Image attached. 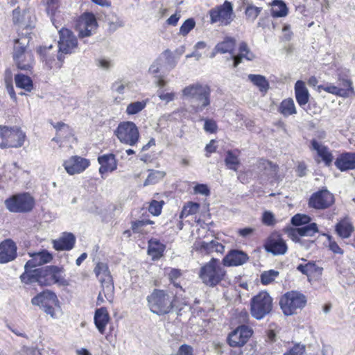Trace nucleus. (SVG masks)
I'll return each instance as SVG.
<instances>
[{
  "mask_svg": "<svg viewBox=\"0 0 355 355\" xmlns=\"http://www.w3.org/2000/svg\"><path fill=\"white\" fill-rule=\"evenodd\" d=\"M182 96L189 102L191 111L196 114L202 112L211 103V88L207 84H190L182 89Z\"/></svg>",
  "mask_w": 355,
  "mask_h": 355,
  "instance_id": "f257e3e1",
  "label": "nucleus"
},
{
  "mask_svg": "<svg viewBox=\"0 0 355 355\" xmlns=\"http://www.w3.org/2000/svg\"><path fill=\"white\" fill-rule=\"evenodd\" d=\"M173 295L159 289H154L146 298L150 310L159 315L166 314L171 311L173 306Z\"/></svg>",
  "mask_w": 355,
  "mask_h": 355,
  "instance_id": "f03ea898",
  "label": "nucleus"
},
{
  "mask_svg": "<svg viewBox=\"0 0 355 355\" xmlns=\"http://www.w3.org/2000/svg\"><path fill=\"white\" fill-rule=\"evenodd\" d=\"M226 271L220 266L217 259L212 258L208 263L201 267L199 277L209 286H215L223 279Z\"/></svg>",
  "mask_w": 355,
  "mask_h": 355,
  "instance_id": "7ed1b4c3",
  "label": "nucleus"
},
{
  "mask_svg": "<svg viewBox=\"0 0 355 355\" xmlns=\"http://www.w3.org/2000/svg\"><path fill=\"white\" fill-rule=\"evenodd\" d=\"M29 40L26 37L15 40L13 50V60L18 69L21 70H29L34 63L33 55L31 51H26Z\"/></svg>",
  "mask_w": 355,
  "mask_h": 355,
  "instance_id": "20e7f679",
  "label": "nucleus"
},
{
  "mask_svg": "<svg viewBox=\"0 0 355 355\" xmlns=\"http://www.w3.org/2000/svg\"><path fill=\"white\" fill-rule=\"evenodd\" d=\"M305 295L297 291H289L283 295L279 305L285 315H292L300 312L306 305Z\"/></svg>",
  "mask_w": 355,
  "mask_h": 355,
  "instance_id": "39448f33",
  "label": "nucleus"
},
{
  "mask_svg": "<svg viewBox=\"0 0 355 355\" xmlns=\"http://www.w3.org/2000/svg\"><path fill=\"white\" fill-rule=\"evenodd\" d=\"M25 133L17 127L0 125L1 148H19L25 141Z\"/></svg>",
  "mask_w": 355,
  "mask_h": 355,
  "instance_id": "423d86ee",
  "label": "nucleus"
},
{
  "mask_svg": "<svg viewBox=\"0 0 355 355\" xmlns=\"http://www.w3.org/2000/svg\"><path fill=\"white\" fill-rule=\"evenodd\" d=\"M5 205L10 212L26 213L33 209L35 200L29 193H23L6 199Z\"/></svg>",
  "mask_w": 355,
  "mask_h": 355,
  "instance_id": "0eeeda50",
  "label": "nucleus"
},
{
  "mask_svg": "<svg viewBox=\"0 0 355 355\" xmlns=\"http://www.w3.org/2000/svg\"><path fill=\"white\" fill-rule=\"evenodd\" d=\"M272 308V299L267 292H261L251 300V314L261 320L268 314Z\"/></svg>",
  "mask_w": 355,
  "mask_h": 355,
  "instance_id": "6e6552de",
  "label": "nucleus"
},
{
  "mask_svg": "<svg viewBox=\"0 0 355 355\" xmlns=\"http://www.w3.org/2000/svg\"><path fill=\"white\" fill-rule=\"evenodd\" d=\"M94 272L101 284L104 297L110 302L113 300L114 284L112 277L107 263L98 262L96 265Z\"/></svg>",
  "mask_w": 355,
  "mask_h": 355,
  "instance_id": "1a4fd4ad",
  "label": "nucleus"
},
{
  "mask_svg": "<svg viewBox=\"0 0 355 355\" xmlns=\"http://www.w3.org/2000/svg\"><path fill=\"white\" fill-rule=\"evenodd\" d=\"M114 132L120 142L126 145L133 146L137 144L139 139L138 128L132 121L120 123Z\"/></svg>",
  "mask_w": 355,
  "mask_h": 355,
  "instance_id": "9d476101",
  "label": "nucleus"
},
{
  "mask_svg": "<svg viewBox=\"0 0 355 355\" xmlns=\"http://www.w3.org/2000/svg\"><path fill=\"white\" fill-rule=\"evenodd\" d=\"M59 35L58 59L62 62L64 60L62 54H71L75 51L78 47V40L73 32L67 28L60 30Z\"/></svg>",
  "mask_w": 355,
  "mask_h": 355,
  "instance_id": "9b49d317",
  "label": "nucleus"
},
{
  "mask_svg": "<svg viewBox=\"0 0 355 355\" xmlns=\"http://www.w3.org/2000/svg\"><path fill=\"white\" fill-rule=\"evenodd\" d=\"M209 13L211 24L219 22L225 26L229 25L234 17L233 5L225 1L223 5L211 8Z\"/></svg>",
  "mask_w": 355,
  "mask_h": 355,
  "instance_id": "f8f14e48",
  "label": "nucleus"
},
{
  "mask_svg": "<svg viewBox=\"0 0 355 355\" xmlns=\"http://www.w3.org/2000/svg\"><path fill=\"white\" fill-rule=\"evenodd\" d=\"M42 279L40 280L41 286H51L58 284L62 286L67 285V282L64 277V270L62 268L55 266H48L42 268Z\"/></svg>",
  "mask_w": 355,
  "mask_h": 355,
  "instance_id": "ddd939ff",
  "label": "nucleus"
},
{
  "mask_svg": "<svg viewBox=\"0 0 355 355\" xmlns=\"http://www.w3.org/2000/svg\"><path fill=\"white\" fill-rule=\"evenodd\" d=\"M335 202L334 195L327 189H322L313 193L309 200V206L315 209H325Z\"/></svg>",
  "mask_w": 355,
  "mask_h": 355,
  "instance_id": "4468645a",
  "label": "nucleus"
},
{
  "mask_svg": "<svg viewBox=\"0 0 355 355\" xmlns=\"http://www.w3.org/2000/svg\"><path fill=\"white\" fill-rule=\"evenodd\" d=\"M98 24L92 13H84L78 19L76 30L80 37H89L96 30Z\"/></svg>",
  "mask_w": 355,
  "mask_h": 355,
  "instance_id": "2eb2a0df",
  "label": "nucleus"
},
{
  "mask_svg": "<svg viewBox=\"0 0 355 355\" xmlns=\"http://www.w3.org/2000/svg\"><path fill=\"white\" fill-rule=\"evenodd\" d=\"M252 334L251 328L245 325H241L229 334L228 343L231 347H241L248 342Z\"/></svg>",
  "mask_w": 355,
  "mask_h": 355,
  "instance_id": "dca6fc26",
  "label": "nucleus"
},
{
  "mask_svg": "<svg viewBox=\"0 0 355 355\" xmlns=\"http://www.w3.org/2000/svg\"><path fill=\"white\" fill-rule=\"evenodd\" d=\"M311 150H315L317 153L315 162L317 163L322 162L324 166H330L334 160V155L329 148L315 139L311 140Z\"/></svg>",
  "mask_w": 355,
  "mask_h": 355,
  "instance_id": "f3484780",
  "label": "nucleus"
},
{
  "mask_svg": "<svg viewBox=\"0 0 355 355\" xmlns=\"http://www.w3.org/2000/svg\"><path fill=\"white\" fill-rule=\"evenodd\" d=\"M89 161L80 156H72L63 163L64 169L69 175L83 172L89 166Z\"/></svg>",
  "mask_w": 355,
  "mask_h": 355,
  "instance_id": "a211bd4d",
  "label": "nucleus"
},
{
  "mask_svg": "<svg viewBox=\"0 0 355 355\" xmlns=\"http://www.w3.org/2000/svg\"><path fill=\"white\" fill-rule=\"evenodd\" d=\"M318 232V227L315 223H311L296 228L286 230L288 236L295 242L300 241V236H313Z\"/></svg>",
  "mask_w": 355,
  "mask_h": 355,
  "instance_id": "6ab92c4d",
  "label": "nucleus"
},
{
  "mask_svg": "<svg viewBox=\"0 0 355 355\" xmlns=\"http://www.w3.org/2000/svg\"><path fill=\"white\" fill-rule=\"evenodd\" d=\"M17 256V246L15 243L7 239L0 243V263L10 262Z\"/></svg>",
  "mask_w": 355,
  "mask_h": 355,
  "instance_id": "aec40b11",
  "label": "nucleus"
},
{
  "mask_svg": "<svg viewBox=\"0 0 355 355\" xmlns=\"http://www.w3.org/2000/svg\"><path fill=\"white\" fill-rule=\"evenodd\" d=\"M343 85L344 87H347V89L340 88V87L334 86L333 85H327V86L322 85V86H320L319 87L328 93L335 94L336 96L344 97V98H347V97L350 96L351 95L355 94V92L352 87V83L351 80H344L343 82Z\"/></svg>",
  "mask_w": 355,
  "mask_h": 355,
  "instance_id": "412c9836",
  "label": "nucleus"
},
{
  "mask_svg": "<svg viewBox=\"0 0 355 355\" xmlns=\"http://www.w3.org/2000/svg\"><path fill=\"white\" fill-rule=\"evenodd\" d=\"M248 259V256L243 251L233 250L223 259V265L225 266H238L245 263Z\"/></svg>",
  "mask_w": 355,
  "mask_h": 355,
  "instance_id": "4be33fe9",
  "label": "nucleus"
},
{
  "mask_svg": "<svg viewBox=\"0 0 355 355\" xmlns=\"http://www.w3.org/2000/svg\"><path fill=\"white\" fill-rule=\"evenodd\" d=\"M31 303L33 305L43 308L49 304H58L59 301L53 292L47 290L33 297Z\"/></svg>",
  "mask_w": 355,
  "mask_h": 355,
  "instance_id": "5701e85b",
  "label": "nucleus"
},
{
  "mask_svg": "<svg viewBox=\"0 0 355 355\" xmlns=\"http://www.w3.org/2000/svg\"><path fill=\"white\" fill-rule=\"evenodd\" d=\"M335 166L340 171L355 169V153H345L338 157L334 162Z\"/></svg>",
  "mask_w": 355,
  "mask_h": 355,
  "instance_id": "b1692460",
  "label": "nucleus"
},
{
  "mask_svg": "<svg viewBox=\"0 0 355 355\" xmlns=\"http://www.w3.org/2000/svg\"><path fill=\"white\" fill-rule=\"evenodd\" d=\"M35 268V267H27V263L25 264V271L20 276L21 281L23 283L28 284L37 282L40 285V280L42 279V268Z\"/></svg>",
  "mask_w": 355,
  "mask_h": 355,
  "instance_id": "393cba45",
  "label": "nucleus"
},
{
  "mask_svg": "<svg viewBox=\"0 0 355 355\" xmlns=\"http://www.w3.org/2000/svg\"><path fill=\"white\" fill-rule=\"evenodd\" d=\"M76 238L71 233H64L59 239L53 241V248L56 250H70L75 244Z\"/></svg>",
  "mask_w": 355,
  "mask_h": 355,
  "instance_id": "a878e982",
  "label": "nucleus"
},
{
  "mask_svg": "<svg viewBox=\"0 0 355 355\" xmlns=\"http://www.w3.org/2000/svg\"><path fill=\"white\" fill-rule=\"evenodd\" d=\"M266 248L268 252L275 255L284 254L287 251L285 241L278 236L270 237Z\"/></svg>",
  "mask_w": 355,
  "mask_h": 355,
  "instance_id": "bb28decb",
  "label": "nucleus"
},
{
  "mask_svg": "<svg viewBox=\"0 0 355 355\" xmlns=\"http://www.w3.org/2000/svg\"><path fill=\"white\" fill-rule=\"evenodd\" d=\"M32 258L26 262L27 267H37L45 263H48L53 259L52 254L46 250H42L35 253H29Z\"/></svg>",
  "mask_w": 355,
  "mask_h": 355,
  "instance_id": "cd10ccee",
  "label": "nucleus"
},
{
  "mask_svg": "<svg viewBox=\"0 0 355 355\" xmlns=\"http://www.w3.org/2000/svg\"><path fill=\"white\" fill-rule=\"evenodd\" d=\"M94 320L95 325L99 332L102 334H104L106 325L110 320V315L107 310L104 307L96 309Z\"/></svg>",
  "mask_w": 355,
  "mask_h": 355,
  "instance_id": "c85d7f7f",
  "label": "nucleus"
},
{
  "mask_svg": "<svg viewBox=\"0 0 355 355\" xmlns=\"http://www.w3.org/2000/svg\"><path fill=\"white\" fill-rule=\"evenodd\" d=\"M101 164L100 173L103 174L108 171H113L116 168L117 164L115 156L113 154L103 155L98 158Z\"/></svg>",
  "mask_w": 355,
  "mask_h": 355,
  "instance_id": "c756f323",
  "label": "nucleus"
},
{
  "mask_svg": "<svg viewBox=\"0 0 355 355\" xmlns=\"http://www.w3.org/2000/svg\"><path fill=\"white\" fill-rule=\"evenodd\" d=\"M295 94L297 103L300 106L305 105L309 99V93L305 83L302 80H297L295 85Z\"/></svg>",
  "mask_w": 355,
  "mask_h": 355,
  "instance_id": "7c9ffc66",
  "label": "nucleus"
},
{
  "mask_svg": "<svg viewBox=\"0 0 355 355\" xmlns=\"http://www.w3.org/2000/svg\"><path fill=\"white\" fill-rule=\"evenodd\" d=\"M243 58L248 60H252L254 58V55L251 52L245 42L241 43L239 46V53L237 55H232V59L234 60L233 67H236L241 63Z\"/></svg>",
  "mask_w": 355,
  "mask_h": 355,
  "instance_id": "2f4dec72",
  "label": "nucleus"
},
{
  "mask_svg": "<svg viewBox=\"0 0 355 355\" xmlns=\"http://www.w3.org/2000/svg\"><path fill=\"white\" fill-rule=\"evenodd\" d=\"M196 249L208 254L214 252L223 253L225 247L217 241L213 240L210 242L200 241L196 244Z\"/></svg>",
  "mask_w": 355,
  "mask_h": 355,
  "instance_id": "473e14b6",
  "label": "nucleus"
},
{
  "mask_svg": "<svg viewBox=\"0 0 355 355\" xmlns=\"http://www.w3.org/2000/svg\"><path fill=\"white\" fill-rule=\"evenodd\" d=\"M335 230L340 237L347 239L351 236L354 227L348 219H343L336 224Z\"/></svg>",
  "mask_w": 355,
  "mask_h": 355,
  "instance_id": "72a5a7b5",
  "label": "nucleus"
},
{
  "mask_svg": "<svg viewBox=\"0 0 355 355\" xmlns=\"http://www.w3.org/2000/svg\"><path fill=\"white\" fill-rule=\"evenodd\" d=\"M165 245L157 239H150L148 241V254L153 259H158L163 255Z\"/></svg>",
  "mask_w": 355,
  "mask_h": 355,
  "instance_id": "f704fd0d",
  "label": "nucleus"
},
{
  "mask_svg": "<svg viewBox=\"0 0 355 355\" xmlns=\"http://www.w3.org/2000/svg\"><path fill=\"white\" fill-rule=\"evenodd\" d=\"M248 80L255 85L261 92L266 93L269 89V83L265 76L259 74H249Z\"/></svg>",
  "mask_w": 355,
  "mask_h": 355,
  "instance_id": "c9c22d12",
  "label": "nucleus"
},
{
  "mask_svg": "<svg viewBox=\"0 0 355 355\" xmlns=\"http://www.w3.org/2000/svg\"><path fill=\"white\" fill-rule=\"evenodd\" d=\"M258 168L260 171L263 172V175L268 177L273 178L277 173V166L268 160H259L258 162Z\"/></svg>",
  "mask_w": 355,
  "mask_h": 355,
  "instance_id": "e433bc0d",
  "label": "nucleus"
},
{
  "mask_svg": "<svg viewBox=\"0 0 355 355\" xmlns=\"http://www.w3.org/2000/svg\"><path fill=\"white\" fill-rule=\"evenodd\" d=\"M30 18L31 15L28 10H24L21 12L18 7L12 11V21L15 25L28 27L30 24L26 22V19Z\"/></svg>",
  "mask_w": 355,
  "mask_h": 355,
  "instance_id": "4c0bfd02",
  "label": "nucleus"
},
{
  "mask_svg": "<svg viewBox=\"0 0 355 355\" xmlns=\"http://www.w3.org/2000/svg\"><path fill=\"white\" fill-rule=\"evenodd\" d=\"M271 6V15L273 17H284L288 15V9L283 1L274 0Z\"/></svg>",
  "mask_w": 355,
  "mask_h": 355,
  "instance_id": "58836bf2",
  "label": "nucleus"
},
{
  "mask_svg": "<svg viewBox=\"0 0 355 355\" xmlns=\"http://www.w3.org/2000/svg\"><path fill=\"white\" fill-rule=\"evenodd\" d=\"M235 44L236 41L234 38L227 37L215 46L214 51L219 53H230L232 54Z\"/></svg>",
  "mask_w": 355,
  "mask_h": 355,
  "instance_id": "ea45409f",
  "label": "nucleus"
},
{
  "mask_svg": "<svg viewBox=\"0 0 355 355\" xmlns=\"http://www.w3.org/2000/svg\"><path fill=\"white\" fill-rule=\"evenodd\" d=\"M17 87L24 89L26 92H31L33 89V84L31 78L22 73L17 74L15 77Z\"/></svg>",
  "mask_w": 355,
  "mask_h": 355,
  "instance_id": "a19ab883",
  "label": "nucleus"
},
{
  "mask_svg": "<svg viewBox=\"0 0 355 355\" xmlns=\"http://www.w3.org/2000/svg\"><path fill=\"white\" fill-rule=\"evenodd\" d=\"M279 112L284 116L296 114V108L293 100L288 98L282 101L279 107Z\"/></svg>",
  "mask_w": 355,
  "mask_h": 355,
  "instance_id": "79ce46f5",
  "label": "nucleus"
},
{
  "mask_svg": "<svg viewBox=\"0 0 355 355\" xmlns=\"http://www.w3.org/2000/svg\"><path fill=\"white\" fill-rule=\"evenodd\" d=\"M146 106V101H135L130 103L127 107L125 112L128 115H133L143 110Z\"/></svg>",
  "mask_w": 355,
  "mask_h": 355,
  "instance_id": "37998d69",
  "label": "nucleus"
},
{
  "mask_svg": "<svg viewBox=\"0 0 355 355\" xmlns=\"http://www.w3.org/2000/svg\"><path fill=\"white\" fill-rule=\"evenodd\" d=\"M200 205L197 202H189L185 205L181 211L180 218H183L190 215H193L198 211Z\"/></svg>",
  "mask_w": 355,
  "mask_h": 355,
  "instance_id": "c03bdc74",
  "label": "nucleus"
},
{
  "mask_svg": "<svg viewBox=\"0 0 355 355\" xmlns=\"http://www.w3.org/2000/svg\"><path fill=\"white\" fill-rule=\"evenodd\" d=\"M165 175V173L159 171H151L148 176L144 182V186L146 187L155 184L161 180Z\"/></svg>",
  "mask_w": 355,
  "mask_h": 355,
  "instance_id": "a18cd8bd",
  "label": "nucleus"
},
{
  "mask_svg": "<svg viewBox=\"0 0 355 355\" xmlns=\"http://www.w3.org/2000/svg\"><path fill=\"white\" fill-rule=\"evenodd\" d=\"M261 10L262 8L261 7H257L254 5L248 4L245 10L246 19L248 21H254L261 12Z\"/></svg>",
  "mask_w": 355,
  "mask_h": 355,
  "instance_id": "49530a36",
  "label": "nucleus"
},
{
  "mask_svg": "<svg viewBox=\"0 0 355 355\" xmlns=\"http://www.w3.org/2000/svg\"><path fill=\"white\" fill-rule=\"evenodd\" d=\"M159 57L162 58V63L164 61L165 62L166 64L168 67V69H173L176 64H177V60L173 56L172 52L167 49L165 50Z\"/></svg>",
  "mask_w": 355,
  "mask_h": 355,
  "instance_id": "de8ad7c7",
  "label": "nucleus"
},
{
  "mask_svg": "<svg viewBox=\"0 0 355 355\" xmlns=\"http://www.w3.org/2000/svg\"><path fill=\"white\" fill-rule=\"evenodd\" d=\"M225 162L228 168L236 171L239 165L238 157L232 152L228 151L225 159Z\"/></svg>",
  "mask_w": 355,
  "mask_h": 355,
  "instance_id": "09e8293b",
  "label": "nucleus"
},
{
  "mask_svg": "<svg viewBox=\"0 0 355 355\" xmlns=\"http://www.w3.org/2000/svg\"><path fill=\"white\" fill-rule=\"evenodd\" d=\"M311 218L310 216L306 214H295L291 218V223L295 226H304L309 225L311 223Z\"/></svg>",
  "mask_w": 355,
  "mask_h": 355,
  "instance_id": "8fccbe9b",
  "label": "nucleus"
},
{
  "mask_svg": "<svg viewBox=\"0 0 355 355\" xmlns=\"http://www.w3.org/2000/svg\"><path fill=\"white\" fill-rule=\"evenodd\" d=\"M279 275V272L275 270L264 271L261 275V282L263 284L267 285L272 282Z\"/></svg>",
  "mask_w": 355,
  "mask_h": 355,
  "instance_id": "3c124183",
  "label": "nucleus"
},
{
  "mask_svg": "<svg viewBox=\"0 0 355 355\" xmlns=\"http://www.w3.org/2000/svg\"><path fill=\"white\" fill-rule=\"evenodd\" d=\"M5 83L7 92L9 94L10 98L15 101L17 100V96L12 83L11 72L9 69L6 71Z\"/></svg>",
  "mask_w": 355,
  "mask_h": 355,
  "instance_id": "603ef678",
  "label": "nucleus"
},
{
  "mask_svg": "<svg viewBox=\"0 0 355 355\" xmlns=\"http://www.w3.org/2000/svg\"><path fill=\"white\" fill-rule=\"evenodd\" d=\"M297 269L300 271L302 274L307 276L318 271V267L316 266L315 263L309 262L304 265L300 264L297 266Z\"/></svg>",
  "mask_w": 355,
  "mask_h": 355,
  "instance_id": "864d4df0",
  "label": "nucleus"
},
{
  "mask_svg": "<svg viewBox=\"0 0 355 355\" xmlns=\"http://www.w3.org/2000/svg\"><path fill=\"white\" fill-rule=\"evenodd\" d=\"M154 224V222L150 220H138L132 222L131 228L135 233L141 232L142 228L147 225Z\"/></svg>",
  "mask_w": 355,
  "mask_h": 355,
  "instance_id": "5fc2aeb1",
  "label": "nucleus"
},
{
  "mask_svg": "<svg viewBox=\"0 0 355 355\" xmlns=\"http://www.w3.org/2000/svg\"><path fill=\"white\" fill-rule=\"evenodd\" d=\"M195 25L196 22L193 19H187L180 28V34L183 36L187 35L195 27Z\"/></svg>",
  "mask_w": 355,
  "mask_h": 355,
  "instance_id": "6e6d98bb",
  "label": "nucleus"
},
{
  "mask_svg": "<svg viewBox=\"0 0 355 355\" xmlns=\"http://www.w3.org/2000/svg\"><path fill=\"white\" fill-rule=\"evenodd\" d=\"M163 201L152 200L148 207V211L154 216H159L161 214Z\"/></svg>",
  "mask_w": 355,
  "mask_h": 355,
  "instance_id": "4d7b16f0",
  "label": "nucleus"
},
{
  "mask_svg": "<svg viewBox=\"0 0 355 355\" xmlns=\"http://www.w3.org/2000/svg\"><path fill=\"white\" fill-rule=\"evenodd\" d=\"M171 355H193V348L191 345L183 344L179 347L176 353Z\"/></svg>",
  "mask_w": 355,
  "mask_h": 355,
  "instance_id": "13d9d810",
  "label": "nucleus"
},
{
  "mask_svg": "<svg viewBox=\"0 0 355 355\" xmlns=\"http://www.w3.org/2000/svg\"><path fill=\"white\" fill-rule=\"evenodd\" d=\"M157 95L159 98L166 103H169L174 101L175 94L173 92L165 93L163 90H158Z\"/></svg>",
  "mask_w": 355,
  "mask_h": 355,
  "instance_id": "bf43d9fd",
  "label": "nucleus"
},
{
  "mask_svg": "<svg viewBox=\"0 0 355 355\" xmlns=\"http://www.w3.org/2000/svg\"><path fill=\"white\" fill-rule=\"evenodd\" d=\"M262 222L263 224L270 226L275 224V218L274 214L268 211H266L263 214L262 216Z\"/></svg>",
  "mask_w": 355,
  "mask_h": 355,
  "instance_id": "052dcab7",
  "label": "nucleus"
},
{
  "mask_svg": "<svg viewBox=\"0 0 355 355\" xmlns=\"http://www.w3.org/2000/svg\"><path fill=\"white\" fill-rule=\"evenodd\" d=\"M162 64V58L159 57L153 62V64L149 67V73L151 74H157L159 71Z\"/></svg>",
  "mask_w": 355,
  "mask_h": 355,
  "instance_id": "680f3d73",
  "label": "nucleus"
},
{
  "mask_svg": "<svg viewBox=\"0 0 355 355\" xmlns=\"http://www.w3.org/2000/svg\"><path fill=\"white\" fill-rule=\"evenodd\" d=\"M217 129L216 123L211 119H205L204 124V130L210 133H214Z\"/></svg>",
  "mask_w": 355,
  "mask_h": 355,
  "instance_id": "e2e57ef3",
  "label": "nucleus"
},
{
  "mask_svg": "<svg viewBox=\"0 0 355 355\" xmlns=\"http://www.w3.org/2000/svg\"><path fill=\"white\" fill-rule=\"evenodd\" d=\"M305 347L303 345H295L289 352L284 355H303Z\"/></svg>",
  "mask_w": 355,
  "mask_h": 355,
  "instance_id": "0e129e2a",
  "label": "nucleus"
},
{
  "mask_svg": "<svg viewBox=\"0 0 355 355\" xmlns=\"http://www.w3.org/2000/svg\"><path fill=\"white\" fill-rule=\"evenodd\" d=\"M193 190L196 193H200L206 196H209L210 193V191L207 185L204 184H198L195 186Z\"/></svg>",
  "mask_w": 355,
  "mask_h": 355,
  "instance_id": "69168bd1",
  "label": "nucleus"
},
{
  "mask_svg": "<svg viewBox=\"0 0 355 355\" xmlns=\"http://www.w3.org/2000/svg\"><path fill=\"white\" fill-rule=\"evenodd\" d=\"M329 239V248L330 250H331L335 254H343L344 253V251L339 247L338 243L331 240V236H328Z\"/></svg>",
  "mask_w": 355,
  "mask_h": 355,
  "instance_id": "338daca9",
  "label": "nucleus"
},
{
  "mask_svg": "<svg viewBox=\"0 0 355 355\" xmlns=\"http://www.w3.org/2000/svg\"><path fill=\"white\" fill-rule=\"evenodd\" d=\"M20 355H40V353L35 348L23 347L20 352Z\"/></svg>",
  "mask_w": 355,
  "mask_h": 355,
  "instance_id": "774afa93",
  "label": "nucleus"
}]
</instances>
